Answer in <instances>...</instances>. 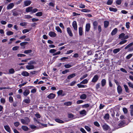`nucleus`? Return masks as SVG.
<instances>
[{
    "instance_id": "f257e3e1",
    "label": "nucleus",
    "mask_w": 133,
    "mask_h": 133,
    "mask_svg": "<svg viewBox=\"0 0 133 133\" xmlns=\"http://www.w3.org/2000/svg\"><path fill=\"white\" fill-rule=\"evenodd\" d=\"M21 122L23 124H28L30 122V120L28 118L25 117L24 119H22L21 120Z\"/></svg>"
},
{
    "instance_id": "f03ea898",
    "label": "nucleus",
    "mask_w": 133,
    "mask_h": 133,
    "mask_svg": "<svg viewBox=\"0 0 133 133\" xmlns=\"http://www.w3.org/2000/svg\"><path fill=\"white\" fill-rule=\"evenodd\" d=\"M19 11V10H17L16 9H14L12 10V15L14 16L18 15Z\"/></svg>"
},
{
    "instance_id": "7ed1b4c3",
    "label": "nucleus",
    "mask_w": 133,
    "mask_h": 133,
    "mask_svg": "<svg viewBox=\"0 0 133 133\" xmlns=\"http://www.w3.org/2000/svg\"><path fill=\"white\" fill-rule=\"evenodd\" d=\"M99 77L97 75H95L92 80V82H93L95 83L98 80Z\"/></svg>"
},
{
    "instance_id": "20e7f679",
    "label": "nucleus",
    "mask_w": 133,
    "mask_h": 133,
    "mask_svg": "<svg viewBox=\"0 0 133 133\" xmlns=\"http://www.w3.org/2000/svg\"><path fill=\"white\" fill-rule=\"evenodd\" d=\"M67 32L70 37H72L73 36V34L72 32L71 29L70 27H68L66 29Z\"/></svg>"
},
{
    "instance_id": "39448f33",
    "label": "nucleus",
    "mask_w": 133,
    "mask_h": 133,
    "mask_svg": "<svg viewBox=\"0 0 133 133\" xmlns=\"http://www.w3.org/2000/svg\"><path fill=\"white\" fill-rule=\"evenodd\" d=\"M72 26L74 30L76 31L77 30V22L76 21H74L72 23Z\"/></svg>"
},
{
    "instance_id": "423d86ee",
    "label": "nucleus",
    "mask_w": 133,
    "mask_h": 133,
    "mask_svg": "<svg viewBox=\"0 0 133 133\" xmlns=\"http://www.w3.org/2000/svg\"><path fill=\"white\" fill-rule=\"evenodd\" d=\"M90 24H87L85 26V33H86V32H88L90 30Z\"/></svg>"
},
{
    "instance_id": "0eeeda50",
    "label": "nucleus",
    "mask_w": 133,
    "mask_h": 133,
    "mask_svg": "<svg viewBox=\"0 0 133 133\" xmlns=\"http://www.w3.org/2000/svg\"><path fill=\"white\" fill-rule=\"evenodd\" d=\"M14 5L13 3H11L9 4L7 6V10H9L12 9L14 6Z\"/></svg>"
},
{
    "instance_id": "6e6552de",
    "label": "nucleus",
    "mask_w": 133,
    "mask_h": 133,
    "mask_svg": "<svg viewBox=\"0 0 133 133\" xmlns=\"http://www.w3.org/2000/svg\"><path fill=\"white\" fill-rule=\"evenodd\" d=\"M117 89L118 92L119 94H121L122 93V89L121 86L120 85H118Z\"/></svg>"
},
{
    "instance_id": "1a4fd4ad",
    "label": "nucleus",
    "mask_w": 133,
    "mask_h": 133,
    "mask_svg": "<svg viewBox=\"0 0 133 133\" xmlns=\"http://www.w3.org/2000/svg\"><path fill=\"white\" fill-rule=\"evenodd\" d=\"M125 122L124 121H122L120 122L118 125L120 127H122L125 125Z\"/></svg>"
},
{
    "instance_id": "9d476101",
    "label": "nucleus",
    "mask_w": 133,
    "mask_h": 133,
    "mask_svg": "<svg viewBox=\"0 0 133 133\" xmlns=\"http://www.w3.org/2000/svg\"><path fill=\"white\" fill-rule=\"evenodd\" d=\"M102 127L104 130H108L110 128L108 125L106 124L102 125Z\"/></svg>"
},
{
    "instance_id": "9b49d317",
    "label": "nucleus",
    "mask_w": 133,
    "mask_h": 133,
    "mask_svg": "<svg viewBox=\"0 0 133 133\" xmlns=\"http://www.w3.org/2000/svg\"><path fill=\"white\" fill-rule=\"evenodd\" d=\"M55 96V94L51 93L47 97L49 99H52L54 98Z\"/></svg>"
},
{
    "instance_id": "f8f14e48",
    "label": "nucleus",
    "mask_w": 133,
    "mask_h": 133,
    "mask_svg": "<svg viewBox=\"0 0 133 133\" xmlns=\"http://www.w3.org/2000/svg\"><path fill=\"white\" fill-rule=\"evenodd\" d=\"M27 65L26 66V68L28 70L32 69L34 68V66L33 65L29 64Z\"/></svg>"
},
{
    "instance_id": "ddd939ff",
    "label": "nucleus",
    "mask_w": 133,
    "mask_h": 133,
    "mask_svg": "<svg viewBox=\"0 0 133 133\" xmlns=\"http://www.w3.org/2000/svg\"><path fill=\"white\" fill-rule=\"evenodd\" d=\"M49 35L51 37H55L56 36V34L53 31H50L49 33Z\"/></svg>"
},
{
    "instance_id": "4468645a",
    "label": "nucleus",
    "mask_w": 133,
    "mask_h": 133,
    "mask_svg": "<svg viewBox=\"0 0 133 133\" xmlns=\"http://www.w3.org/2000/svg\"><path fill=\"white\" fill-rule=\"evenodd\" d=\"M21 75L23 76H29V74L27 71H23Z\"/></svg>"
},
{
    "instance_id": "2eb2a0df",
    "label": "nucleus",
    "mask_w": 133,
    "mask_h": 133,
    "mask_svg": "<svg viewBox=\"0 0 133 133\" xmlns=\"http://www.w3.org/2000/svg\"><path fill=\"white\" fill-rule=\"evenodd\" d=\"M4 127L5 130L8 132H10L11 131L8 125H6L4 126Z\"/></svg>"
},
{
    "instance_id": "dca6fc26",
    "label": "nucleus",
    "mask_w": 133,
    "mask_h": 133,
    "mask_svg": "<svg viewBox=\"0 0 133 133\" xmlns=\"http://www.w3.org/2000/svg\"><path fill=\"white\" fill-rule=\"evenodd\" d=\"M31 2L30 1H26L24 2V4L25 6H27L29 5L31 3Z\"/></svg>"
},
{
    "instance_id": "f3484780",
    "label": "nucleus",
    "mask_w": 133,
    "mask_h": 133,
    "mask_svg": "<svg viewBox=\"0 0 133 133\" xmlns=\"http://www.w3.org/2000/svg\"><path fill=\"white\" fill-rule=\"evenodd\" d=\"M30 93V91L28 90H26L23 93L24 96H27Z\"/></svg>"
},
{
    "instance_id": "a211bd4d",
    "label": "nucleus",
    "mask_w": 133,
    "mask_h": 133,
    "mask_svg": "<svg viewBox=\"0 0 133 133\" xmlns=\"http://www.w3.org/2000/svg\"><path fill=\"white\" fill-rule=\"evenodd\" d=\"M76 76V74L75 73L69 75L67 77V78L68 79H70L71 78H73Z\"/></svg>"
},
{
    "instance_id": "6ab92c4d",
    "label": "nucleus",
    "mask_w": 133,
    "mask_h": 133,
    "mask_svg": "<svg viewBox=\"0 0 133 133\" xmlns=\"http://www.w3.org/2000/svg\"><path fill=\"white\" fill-rule=\"evenodd\" d=\"M106 83V80L105 79H102L101 81V85L102 87L104 86Z\"/></svg>"
},
{
    "instance_id": "aec40b11",
    "label": "nucleus",
    "mask_w": 133,
    "mask_h": 133,
    "mask_svg": "<svg viewBox=\"0 0 133 133\" xmlns=\"http://www.w3.org/2000/svg\"><path fill=\"white\" fill-rule=\"evenodd\" d=\"M79 113L80 115H83L84 116L86 115L87 112L85 110H83L80 111Z\"/></svg>"
},
{
    "instance_id": "412c9836",
    "label": "nucleus",
    "mask_w": 133,
    "mask_h": 133,
    "mask_svg": "<svg viewBox=\"0 0 133 133\" xmlns=\"http://www.w3.org/2000/svg\"><path fill=\"white\" fill-rule=\"evenodd\" d=\"M117 31V29L116 28H115L112 31L111 34L112 35H115Z\"/></svg>"
},
{
    "instance_id": "4be33fe9",
    "label": "nucleus",
    "mask_w": 133,
    "mask_h": 133,
    "mask_svg": "<svg viewBox=\"0 0 133 133\" xmlns=\"http://www.w3.org/2000/svg\"><path fill=\"white\" fill-rule=\"evenodd\" d=\"M79 33L80 36H82L83 34V29L82 27H80L79 28Z\"/></svg>"
},
{
    "instance_id": "5701e85b",
    "label": "nucleus",
    "mask_w": 133,
    "mask_h": 133,
    "mask_svg": "<svg viewBox=\"0 0 133 133\" xmlns=\"http://www.w3.org/2000/svg\"><path fill=\"white\" fill-rule=\"evenodd\" d=\"M130 109L131 115V116H132L133 115V105H130Z\"/></svg>"
},
{
    "instance_id": "b1692460",
    "label": "nucleus",
    "mask_w": 133,
    "mask_h": 133,
    "mask_svg": "<svg viewBox=\"0 0 133 133\" xmlns=\"http://www.w3.org/2000/svg\"><path fill=\"white\" fill-rule=\"evenodd\" d=\"M123 86L125 88L126 92L127 93H129V89L128 86L124 84V85Z\"/></svg>"
},
{
    "instance_id": "393cba45",
    "label": "nucleus",
    "mask_w": 133,
    "mask_h": 133,
    "mask_svg": "<svg viewBox=\"0 0 133 133\" xmlns=\"http://www.w3.org/2000/svg\"><path fill=\"white\" fill-rule=\"evenodd\" d=\"M121 50V49L119 48L115 49L113 50V52L115 54H116L119 52Z\"/></svg>"
},
{
    "instance_id": "a878e982",
    "label": "nucleus",
    "mask_w": 133,
    "mask_h": 133,
    "mask_svg": "<svg viewBox=\"0 0 133 133\" xmlns=\"http://www.w3.org/2000/svg\"><path fill=\"white\" fill-rule=\"evenodd\" d=\"M32 7H29L27 8L26 10V11L27 12H30L32 11Z\"/></svg>"
},
{
    "instance_id": "bb28decb",
    "label": "nucleus",
    "mask_w": 133,
    "mask_h": 133,
    "mask_svg": "<svg viewBox=\"0 0 133 133\" xmlns=\"http://www.w3.org/2000/svg\"><path fill=\"white\" fill-rule=\"evenodd\" d=\"M87 96V95L85 94H83L80 96V98L82 99H85L86 98Z\"/></svg>"
},
{
    "instance_id": "cd10ccee",
    "label": "nucleus",
    "mask_w": 133,
    "mask_h": 133,
    "mask_svg": "<svg viewBox=\"0 0 133 133\" xmlns=\"http://www.w3.org/2000/svg\"><path fill=\"white\" fill-rule=\"evenodd\" d=\"M109 22L108 21H105L104 22V27L105 28H107L109 25Z\"/></svg>"
},
{
    "instance_id": "c85d7f7f",
    "label": "nucleus",
    "mask_w": 133,
    "mask_h": 133,
    "mask_svg": "<svg viewBox=\"0 0 133 133\" xmlns=\"http://www.w3.org/2000/svg\"><path fill=\"white\" fill-rule=\"evenodd\" d=\"M81 84H77V86L79 88H84L87 87L86 85H82Z\"/></svg>"
},
{
    "instance_id": "c756f323",
    "label": "nucleus",
    "mask_w": 133,
    "mask_h": 133,
    "mask_svg": "<svg viewBox=\"0 0 133 133\" xmlns=\"http://www.w3.org/2000/svg\"><path fill=\"white\" fill-rule=\"evenodd\" d=\"M55 29L58 32H59L60 33H62V31L61 29L58 26H56Z\"/></svg>"
},
{
    "instance_id": "7c9ffc66",
    "label": "nucleus",
    "mask_w": 133,
    "mask_h": 133,
    "mask_svg": "<svg viewBox=\"0 0 133 133\" xmlns=\"http://www.w3.org/2000/svg\"><path fill=\"white\" fill-rule=\"evenodd\" d=\"M71 104L72 102L70 101L65 102L64 103V105L67 106L70 105H71Z\"/></svg>"
},
{
    "instance_id": "2f4dec72",
    "label": "nucleus",
    "mask_w": 133,
    "mask_h": 133,
    "mask_svg": "<svg viewBox=\"0 0 133 133\" xmlns=\"http://www.w3.org/2000/svg\"><path fill=\"white\" fill-rule=\"evenodd\" d=\"M55 121L56 122H57L60 123H62L64 122L63 121H62L59 119H58V118L55 119Z\"/></svg>"
},
{
    "instance_id": "473e14b6",
    "label": "nucleus",
    "mask_w": 133,
    "mask_h": 133,
    "mask_svg": "<svg viewBox=\"0 0 133 133\" xmlns=\"http://www.w3.org/2000/svg\"><path fill=\"white\" fill-rule=\"evenodd\" d=\"M23 101L26 103L28 104L30 102V100L29 98H25L24 99Z\"/></svg>"
},
{
    "instance_id": "72a5a7b5",
    "label": "nucleus",
    "mask_w": 133,
    "mask_h": 133,
    "mask_svg": "<svg viewBox=\"0 0 133 133\" xmlns=\"http://www.w3.org/2000/svg\"><path fill=\"white\" fill-rule=\"evenodd\" d=\"M15 72V71L13 68H11L9 69V73L10 74H12L14 73Z\"/></svg>"
},
{
    "instance_id": "f704fd0d",
    "label": "nucleus",
    "mask_w": 133,
    "mask_h": 133,
    "mask_svg": "<svg viewBox=\"0 0 133 133\" xmlns=\"http://www.w3.org/2000/svg\"><path fill=\"white\" fill-rule=\"evenodd\" d=\"M88 82V80L87 79H85L80 82V84H86Z\"/></svg>"
},
{
    "instance_id": "c9c22d12",
    "label": "nucleus",
    "mask_w": 133,
    "mask_h": 133,
    "mask_svg": "<svg viewBox=\"0 0 133 133\" xmlns=\"http://www.w3.org/2000/svg\"><path fill=\"white\" fill-rule=\"evenodd\" d=\"M133 45V42L127 45L125 48V49H126Z\"/></svg>"
},
{
    "instance_id": "e433bc0d",
    "label": "nucleus",
    "mask_w": 133,
    "mask_h": 133,
    "mask_svg": "<svg viewBox=\"0 0 133 133\" xmlns=\"http://www.w3.org/2000/svg\"><path fill=\"white\" fill-rule=\"evenodd\" d=\"M23 130L24 131H27L28 130V128L26 126H23L22 127Z\"/></svg>"
},
{
    "instance_id": "4c0bfd02",
    "label": "nucleus",
    "mask_w": 133,
    "mask_h": 133,
    "mask_svg": "<svg viewBox=\"0 0 133 133\" xmlns=\"http://www.w3.org/2000/svg\"><path fill=\"white\" fill-rule=\"evenodd\" d=\"M110 114L111 116L114 117L115 116V112L113 110H111L110 111Z\"/></svg>"
},
{
    "instance_id": "58836bf2",
    "label": "nucleus",
    "mask_w": 133,
    "mask_h": 133,
    "mask_svg": "<svg viewBox=\"0 0 133 133\" xmlns=\"http://www.w3.org/2000/svg\"><path fill=\"white\" fill-rule=\"evenodd\" d=\"M72 65L69 64H66L64 65V66L65 68H68L71 67Z\"/></svg>"
},
{
    "instance_id": "ea45409f",
    "label": "nucleus",
    "mask_w": 133,
    "mask_h": 133,
    "mask_svg": "<svg viewBox=\"0 0 133 133\" xmlns=\"http://www.w3.org/2000/svg\"><path fill=\"white\" fill-rule=\"evenodd\" d=\"M82 12H90L91 10L88 9H84L81 10Z\"/></svg>"
},
{
    "instance_id": "a19ab883",
    "label": "nucleus",
    "mask_w": 133,
    "mask_h": 133,
    "mask_svg": "<svg viewBox=\"0 0 133 133\" xmlns=\"http://www.w3.org/2000/svg\"><path fill=\"white\" fill-rule=\"evenodd\" d=\"M104 118L105 119H108L109 118V115L108 114H106L104 116Z\"/></svg>"
},
{
    "instance_id": "79ce46f5",
    "label": "nucleus",
    "mask_w": 133,
    "mask_h": 133,
    "mask_svg": "<svg viewBox=\"0 0 133 133\" xmlns=\"http://www.w3.org/2000/svg\"><path fill=\"white\" fill-rule=\"evenodd\" d=\"M28 64H30L32 65L33 64H36V62L34 61H31L29 62Z\"/></svg>"
},
{
    "instance_id": "37998d69",
    "label": "nucleus",
    "mask_w": 133,
    "mask_h": 133,
    "mask_svg": "<svg viewBox=\"0 0 133 133\" xmlns=\"http://www.w3.org/2000/svg\"><path fill=\"white\" fill-rule=\"evenodd\" d=\"M32 50H28L24 51V53L25 54H28L31 52Z\"/></svg>"
},
{
    "instance_id": "c03bdc74",
    "label": "nucleus",
    "mask_w": 133,
    "mask_h": 133,
    "mask_svg": "<svg viewBox=\"0 0 133 133\" xmlns=\"http://www.w3.org/2000/svg\"><path fill=\"white\" fill-rule=\"evenodd\" d=\"M42 15V13L41 12H40L36 13V15L37 16H41Z\"/></svg>"
},
{
    "instance_id": "a18cd8bd",
    "label": "nucleus",
    "mask_w": 133,
    "mask_h": 133,
    "mask_svg": "<svg viewBox=\"0 0 133 133\" xmlns=\"http://www.w3.org/2000/svg\"><path fill=\"white\" fill-rule=\"evenodd\" d=\"M109 9L111 11H113L114 12L116 11L117 10L116 9L114 8H109Z\"/></svg>"
},
{
    "instance_id": "49530a36",
    "label": "nucleus",
    "mask_w": 133,
    "mask_h": 133,
    "mask_svg": "<svg viewBox=\"0 0 133 133\" xmlns=\"http://www.w3.org/2000/svg\"><path fill=\"white\" fill-rule=\"evenodd\" d=\"M113 2L112 0H108L107 2V4L108 5H111Z\"/></svg>"
},
{
    "instance_id": "de8ad7c7",
    "label": "nucleus",
    "mask_w": 133,
    "mask_h": 133,
    "mask_svg": "<svg viewBox=\"0 0 133 133\" xmlns=\"http://www.w3.org/2000/svg\"><path fill=\"white\" fill-rule=\"evenodd\" d=\"M125 34L124 33H121L119 35V38L120 39L123 38Z\"/></svg>"
},
{
    "instance_id": "09e8293b",
    "label": "nucleus",
    "mask_w": 133,
    "mask_h": 133,
    "mask_svg": "<svg viewBox=\"0 0 133 133\" xmlns=\"http://www.w3.org/2000/svg\"><path fill=\"white\" fill-rule=\"evenodd\" d=\"M133 54H130L127 55L126 57V59H129L132 56Z\"/></svg>"
},
{
    "instance_id": "8fccbe9b",
    "label": "nucleus",
    "mask_w": 133,
    "mask_h": 133,
    "mask_svg": "<svg viewBox=\"0 0 133 133\" xmlns=\"http://www.w3.org/2000/svg\"><path fill=\"white\" fill-rule=\"evenodd\" d=\"M13 34V32L11 31H8L6 33V34L8 35H12Z\"/></svg>"
},
{
    "instance_id": "3c124183",
    "label": "nucleus",
    "mask_w": 133,
    "mask_h": 133,
    "mask_svg": "<svg viewBox=\"0 0 133 133\" xmlns=\"http://www.w3.org/2000/svg\"><path fill=\"white\" fill-rule=\"evenodd\" d=\"M97 23L96 22H94L93 23V25L94 28H97Z\"/></svg>"
},
{
    "instance_id": "603ef678",
    "label": "nucleus",
    "mask_w": 133,
    "mask_h": 133,
    "mask_svg": "<svg viewBox=\"0 0 133 133\" xmlns=\"http://www.w3.org/2000/svg\"><path fill=\"white\" fill-rule=\"evenodd\" d=\"M19 47L18 46H16L12 48V49L13 50L16 51L19 48Z\"/></svg>"
},
{
    "instance_id": "864d4df0",
    "label": "nucleus",
    "mask_w": 133,
    "mask_h": 133,
    "mask_svg": "<svg viewBox=\"0 0 133 133\" xmlns=\"http://www.w3.org/2000/svg\"><path fill=\"white\" fill-rule=\"evenodd\" d=\"M69 72V69H66L64 71H62V73L63 74H64L66 73L67 72Z\"/></svg>"
},
{
    "instance_id": "5fc2aeb1",
    "label": "nucleus",
    "mask_w": 133,
    "mask_h": 133,
    "mask_svg": "<svg viewBox=\"0 0 133 133\" xmlns=\"http://www.w3.org/2000/svg\"><path fill=\"white\" fill-rule=\"evenodd\" d=\"M127 42V40H124L123 41H121L119 43V44H123L125 43H126Z\"/></svg>"
},
{
    "instance_id": "6e6d98bb",
    "label": "nucleus",
    "mask_w": 133,
    "mask_h": 133,
    "mask_svg": "<svg viewBox=\"0 0 133 133\" xmlns=\"http://www.w3.org/2000/svg\"><path fill=\"white\" fill-rule=\"evenodd\" d=\"M85 129L88 131H90L91 130V129L87 126H85Z\"/></svg>"
},
{
    "instance_id": "4d7b16f0",
    "label": "nucleus",
    "mask_w": 133,
    "mask_h": 133,
    "mask_svg": "<svg viewBox=\"0 0 133 133\" xmlns=\"http://www.w3.org/2000/svg\"><path fill=\"white\" fill-rule=\"evenodd\" d=\"M129 86L133 89V84L131 82H128V83Z\"/></svg>"
},
{
    "instance_id": "13d9d810",
    "label": "nucleus",
    "mask_w": 133,
    "mask_h": 133,
    "mask_svg": "<svg viewBox=\"0 0 133 133\" xmlns=\"http://www.w3.org/2000/svg\"><path fill=\"white\" fill-rule=\"evenodd\" d=\"M56 50L55 49H51L49 50V52L50 53H54L56 51Z\"/></svg>"
},
{
    "instance_id": "bf43d9fd",
    "label": "nucleus",
    "mask_w": 133,
    "mask_h": 133,
    "mask_svg": "<svg viewBox=\"0 0 133 133\" xmlns=\"http://www.w3.org/2000/svg\"><path fill=\"white\" fill-rule=\"evenodd\" d=\"M62 92L63 90H61L58 91L57 93L58 95H62Z\"/></svg>"
},
{
    "instance_id": "052dcab7",
    "label": "nucleus",
    "mask_w": 133,
    "mask_h": 133,
    "mask_svg": "<svg viewBox=\"0 0 133 133\" xmlns=\"http://www.w3.org/2000/svg\"><path fill=\"white\" fill-rule=\"evenodd\" d=\"M123 111L124 112L125 114H126L128 112V110L127 109L125 108H124L123 109Z\"/></svg>"
},
{
    "instance_id": "680f3d73",
    "label": "nucleus",
    "mask_w": 133,
    "mask_h": 133,
    "mask_svg": "<svg viewBox=\"0 0 133 133\" xmlns=\"http://www.w3.org/2000/svg\"><path fill=\"white\" fill-rule=\"evenodd\" d=\"M87 74H85L84 75H83L82 77H81L80 78V79L81 80H82V79H83L84 78H86L87 76Z\"/></svg>"
},
{
    "instance_id": "e2e57ef3",
    "label": "nucleus",
    "mask_w": 133,
    "mask_h": 133,
    "mask_svg": "<svg viewBox=\"0 0 133 133\" xmlns=\"http://www.w3.org/2000/svg\"><path fill=\"white\" fill-rule=\"evenodd\" d=\"M94 124L97 127H99L100 126L99 123L97 122H95L94 123Z\"/></svg>"
},
{
    "instance_id": "0e129e2a",
    "label": "nucleus",
    "mask_w": 133,
    "mask_h": 133,
    "mask_svg": "<svg viewBox=\"0 0 133 133\" xmlns=\"http://www.w3.org/2000/svg\"><path fill=\"white\" fill-rule=\"evenodd\" d=\"M9 101L10 103H12L13 101V98L11 96H10L9 98Z\"/></svg>"
},
{
    "instance_id": "69168bd1",
    "label": "nucleus",
    "mask_w": 133,
    "mask_h": 133,
    "mask_svg": "<svg viewBox=\"0 0 133 133\" xmlns=\"http://www.w3.org/2000/svg\"><path fill=\"white\" fill-rule=\"evenodd\" d=\"M26 24L27 23L25 22L21 23L20 24V25L22 26H25L26 25Z\"/></svg>"
},
{
    "instance_id": "338daca9",
    "label": "nucleus",
    "mask_w": 133,
    "mask_h": 133,
    "mask_svg": "<svg viewBox=\"0 0 133 133\" xmlns=\"http://www.w3.org/2000/svg\"><path fill=\"white\" fill-rule=\"evenodd\" d=\"M29 30L27 29H24L23 30L22 32L23 34L25 33L29 32Z\"/></svg>"
},
{
    "instance_id": "774afa93",
    "label": "nucleus",
    "mask_w": 133,
    "mask_h": 133,
    "mask_svg": "<svg viewBox=\"0 0 133 133\" xmlns=\"http://www.w3.org/2000/svg\"><path fill=\"white\" fill-rule=\"evenodd\" d=\"M19 124V123L18 122H16L14 123V125L16 127H17Z\"/></svg>"
}]
</instances>
